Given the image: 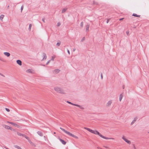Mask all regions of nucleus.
Listing matches in <instances>:
<instances>
[{
	"mask_svg": "<svg viewBox=\"0 0 149 149\" xmlns=\"http://www.w3.org/2000/svg\"><path fill=\"white\" fill-rule=\"evenodd\" d=\"M91 132L92 133L95 134H97L99 135L101 137L104 138L106 139H114L113 138H109L107 137H106L102 135L101 134H100L98 131L96 130H92V131Z\"/></svg>",
	"mask_w": 149,
	"mask_h": 149,
	"instance_id": "obj_1",
	"label": "nucleus"
},
{
	"mask_svg": "<svg viewBox=\"0 0 149 149\" xmlns=\"http://www.w3.org/2000/svg\"><path fill=\"white\" fill-rule=\"evenodd\" d=\"M54 90L57 92L61 94H64L65 93L63 90L60 87H55L54 88Z\"/></svg>",
	"mask_w": 149,
	"mask_h": 149,
	"instance_id": "obj_2",
	"label": "nucleus"
},
{
	"mask_svg": "<svg viewBox=\"0 0 149 149\" xmlns=\"http://www.w3.org/2000/svg\"><path fill=\"white\" fill-rule=\"evenodd\" d=\"M17 134L19 136H22L25 138L26 139H29V137H27L26 135L22 134L18 132H17Z\"/></svg>",
	"mask_w": 149,
	"mask_h": 149,
	"instance_id": "obj_3",
	"label": "nucleus"
},
{
	"mask_svg": "<svg viewBox=\"0 0 149 149\" xmlns=\"http://www.w3.org/2000/svg\"><path fill=\"white\" fill-rule=\"evenodd\" d=\"M68 135L74 138H75L76 139H78V137L77 136H76L75 135L72 134L70 132H69V133H68Z\"/></svg>",
	"mask_w": 149,
	"mask_h": 149,
	"instance_id": "obj_4",
	"label": "nucleus"
},
{
	"mask_svg": "<svg viewBox=\"0 0 149 149\" xmlns=\"http://www.w3.org/2000/svg\"><path fill=\"white\" fill-rule=\"evenodd\" d=\"M122 138L128 144H130L131 143V142L127 139H126L124 136H123Z\"/></svg>",
	"mask_w": 149,
	"mask_h": 149,
	"instance_id": "obj_5",
	"label": "nucleus"
},
{
	"mask_svg": "<svg viewBox=\"0 0 149 149\" xmlns=\"http://www.w3.org/2000/svg\"><path fill=\"white\" fill-rule=\"evenodd\" d=\"M27 139L28 141L29 142V143H30V144H31L32 146H36V145H35V144L33 143L32 141H31L29 137V139Z\"/></svg>",
	"mask_w": 149,
	"mask_h": 149,
	"instance_id": "obj_6",
	"label": "nucleus"
},
{
	"mask_svg": "<svg viewBox=\"0 0 149 149\" xmlns=\"http://www.w3.org/2000/svg\"><path fill=\"white\" fill-rule=\"evenodd\" d=\"M17 63L20 65H22V61L20 60H18L16 61Z\"/></svg>",
	"mask_w": 149,
	"mask_h": 149,
	"instance_id": "obj_7",
	"label": "nucleus"
},
{
	"mask_svg": "<svg viewBox=\"0 0 149 149\" xmlns=\"http://www.w3.org/2000/svg\"><path fill=\"white\" fill-rule=\"evenodd\" d=\"M60 141L62 143L63 145H65L66 143V142L62 139L60 138L59 139Z\"/></svg>",
	"mask_w": 149,
	"mask_h": 149,
	"instance_id": "obj_8",
	"label": "nucleus"
},
{
	"mask_svg": "<svg viewBox=\"0 0 149 149\" xmlns=\"http://www.w3.org/2000/svg\"><path fill=\"white\" fill-rule=\"evenodd\" d=\"M3 54L5 56H6L8 57H9L10 56V53L8 52H4Z\"/></svg>",
	"mask_w": 149,
	"mask_h": 149,
	"instance_id": "obj_9",
	"label": "nucleus"
},
{
	"mask_svg": "<svg viewBox=\"0 0 149 149\" xmlns=\"http://www.w3.org/2000/svg\"><path fill=\"white\" fill-rule=\"evenodd\" d=\"M3 127L5 128L6 129H10L11 130V127H10L9 126L6 125H4L3 126Z\"/></svg>",
	"mask_w": 149,
	"mask_h": 149,
	"instance_id": "obj_10",
	"label": "nucleus"
},
{
	"mask_svg": "<svg viewBox=\"0 0 149 149\" xmlns=\"http://www.w3.org/2000/svg\"><path fill=\"white\" fill-rule=\"evenodd\" d=\"M60 129H61L64 132H65V133H66L67 134H68V133L69 132L65 130V129H63V128H62V127H60Z\"/></svg>",
	"mask_w": 149,
	"mask_h": 149,
	"instance_id": "obj_11",
	"label": "nucleus"
},
{
	"mask_svg": "<svg viewBox=\"0 0 149 149\" xmlns=\"http://www.w3.org/2000/svg\"><path fill=\"white\" fill-rule=\"evenodd\" d=\"M42 55H43V58L42 61L44 59H45L47 58V56H46V54L45 53H43Z\"/></svg>",
	"mask_w": 149,
	"mask_h": 149,
	"instance_id": "obj_12",
	"label": "nucleus"
},
{
	"mask_svg": "<svg viewBox=\"0 0 149 149\" xmlns=\"http://www.w3.org/2000/svg\"><path fill=\"white\" fill-rule=\"evenodd\" d=\"M137 119V117H136L134 118V120L132 121V122L131 125H133L136 121V120Z\"/></svg>",
	"mask_w": 149,
	"mask_h": 149,
	"instance_id": "obj_13",
	"label": "nucleus"
},
{
	"mask_svg": "<svg viewBox=\"0 0 149 149\" xmlns=\"http://www.w3.org/2000/svg\"><path fill=\"white\" fill-rule=\"evenodd\" d=\"M37 133L40 136H43L42 133L40 131H38Z\"/></svg>",
	"mask_w": 149,
	"mask_h": 149,
	"instance_id": "obj_14",
	"label": "nucleus"
},
{
	"mask_svg": "<svg viewBox=\"0 0 149 149\" xmlns=\"http://www.w3.org/2000/svg\"><path fill=\"white\" fill-rule=\"evenodd\" d=\"M89 24H87L86 26V32H87L88 31L89 28Z\"/></svg>",
	"mask_w": 149,
	"mask_h": 149,
	"instance_id": "obj_15",
	"label": "nucleus"
},
{
	"mask_svg": "<svg viewBox=\"0 0 149 149\" xmlns=\"http://www.w3.org/2000/svg\"><path fill=\"white\" fill-rule=\"evenodd\" d=\"M123 93H122L121 94H120V97H119V100L120 101H121V100L122 99L123 97Z\"/></svg>",
	"mask_w": 149,
	"mask_h": 149,
	"instance_id": "obj_16",
	"label": "nucleus"
},
{
	"mask_svg": "<svg viewBox=\"0 0 149 149\" xmlns=\"http://www.w3.org/2000/svg\"><path fill=\"white\" fill-rule=\"evenodd\" d=\"M60 71V70L58 69H56L54 70V72L56 73H58Z\"/></svg>",
	"mask_w": 149,
	"mask_h": 149,
	"instance_id": "obj_17",
	"label": "nucleus"
},
{
	"mask_svg": "<svg viewBox=\"0 0 149 149\" xmlns=\"http://www.w3.org/2000/svg\"><path fill=\"white\" fill-rule=\"evenodd\" d=\"M75 106L79 107L80 108V109H84V108L83 107H81V106L80 105L77 104H76Z\"/></svg>",
	"mask_w": 149,
	"mask_h": 149,
	"instance_id": "obj_18",
	"label": "nucleus"
},
{
	"mask_svg": "<svg viewBox=\"0 0 149 149\" xmlns=\"http://www.w3.org/2000/svg\"><path fill=\"white\" fill-rule=\"evenodd\" d=\"M67 8H65L63 9L62 11V13H65L67 10Z\"/></svg>",
	"mask_w": 149,
	"mask_h": 149,
	"instance_id": "obj_19",
	"label": "nucleus"
},
{
	"mask_svg": "<svg viewBox=\"0 0 149 149\" xmlns=\"http://www.w3.org/2000/svg\"><path fill=\"white\" fill-rule=\"evenodd\" d=\"M112 103V101H109L107 103V106L109 107L111 104Z\"/></svg>",
	"mask_w": 149,
	"mask_h": 149,
	"instance_id": "obj_20",
	"label": "nucleus"
},
{
	"mask_svg": "<svg viewBox=\"0 0 149 149\" xmlns=\"http://www.w3.org/2000/svg\"><path fill=\"white\" fill-rule=\"evenodd\" d=\"M132 16L137 17H140V15H137L135 13L133 14Z\"/></svg>",
	"mask_w": 149,
	"mask_h": 149,
	"instance_id": "obj_21",
	"label": "nucleus"
},
{
	"mask_svg": "<svg viewBox=\"0 0 149 149\" xmlns=\"http://www.w3.org/2000/svg\"><path fill=\"white\" fill-rule=\"evenodd\" d=\"M67 102L69 104H72L73 105H74V106H76V104H73L71 102H69V101H67Z\"/></svg>",
	"mask_w": 149,
	"mask_h": 149,
	"instance_id": "obj_22",
	"label": "nucleus"
},
{
	"mask_svg": "<svg viewBox=\"0 0 149 149\" xmlns=\"http://www.w3.org/2000/svg\"><path fill=\"white\" fill-rule=\"evenodd\" d=\"M84 128L91 132V131H92V130L90 128H88L84 127Z\"/></svg>",
	"mask_w": 149,
	"mask_h": 149,
	"instance_id": "obj_23",
	"label": "nucleus"
},
{
	"mask_svg": "<svg viewBox=\"0 0 149 149\" xmlns=\"http://www.w3.org/2000/svg\"><path fill=\"white\" fill-rule=\"evenodd\" d=\"M93 5H99V3L97 2H96L95 1H93Z\"/></svg>",
	"mask_w": 149,
	"mask_h": 149,
	"instance_id": "obj_24",
	"label": "nucleus"
},
{
	"mask_svg": "<svg viewBox=\"0 0 149 149\" xmlns=\"http://www.w3.org/2000/svg\"><path fill=\"white\" fill-rule=\"evenodd\" d=\"M14 147L15 148H17L18 149H22L19 146L17 145H14Z\"/></svg>",
	"mask_w": 149,
	"mask_h": 149,
	"instance_id": "obj_25",
	"label": "nucleus"
},
{
	"mask_svg": "<svg viewBox=\"0 0 149 149\" xmlns=\"http://www.w3.org/2000/svg\"><path fill=\"white\" fill-rule=\"evenodd\" d=\"M26 72L29 73H32L33 72L31 71V70L30 69H29L26 70Z\"/></svg>",
	"mask_w": 149,
	"mask_h": 149,
	"instance_id": "obj_26",
	"label": "nucleus"
},
{
	"mask_svg": "<svg viewBox=\"0 0 149 149\" xmlns=\"http://www.w3.org/2000/svg\"><path fill=\"white\" fill-rule=\"evenodd\" d=\"M4 16L3 15H1L0 16V19L1 20H2L3 19L4 17Z\"/></svg>",
	"mask_w": 149,
	"mask_h": 149,
	"instance_id": "obj_27",
	"label": "nucleus"
},
{
	"mask_svg": "<svg viewBox=\"0 0 149 149\" xmlns=\"http://www.w3.org/2000/svg\"><path fill=\"white\" fill-rule=\"evenodd\" d=\"M14 125L15 127H19V126L18 125H17L16 123H14V124L12 125Z\"/></svg>",
	"mask_w": 149,
	"mask_h": 149,
	"instance_id": "obj_28",
	"label": "nucleus"
},
{
	"mask_svg": "<svg viewBox=\"0 0 149 149\" xmlns=\"http://www.w3.org/2000/svg\"><path fill=\"white\" fill-rule=\"evenodd\" d=\"M32 26V25L31 24H30L29 25V31H30L31 30Z\"/></svg>",
	"mask_w": 149,
	"mask_h": 149,
	"instance_id": "obj_29",
	"label": "nucleus"
},
{
	"mask_svg": "<svg viewBox=\"0 0 149 149\" xmlns=\"http://www.w3.org/2000/svg\"><path fill=\"white\" fill-rule=\"evenodd\" d=\"M126 34H127V36H129L130 32L129 31H126Z\"/></svg>",
	"mask_w": 149,
	"mask_h": 149,
	"instance_id": "obj_30",
	"label": "nucleus"
},
{
	"mask_svg": "<svg viewBox=\"0 0 149 149\" xmlns=\"http://www.w3.org/2000/svg\"><path fill=\"white\" fill-rule=\"evenodd\" d=\"M83 24H84V23H83V22H82L81 23V24H80V26H81L82 27L83 26Z\"/></svg>",
	"mask_w": 149,
	"mask_h": 149,
	"instance_id": "obj_31",
	"label": "nucleus"
},
{
	"mask_svg": "<svg viewBox=\"0 0 149 149\" xmlns=\"http://www.w3.org/2000/svg\"><path fill=\"white\" fill-rule=\"evenodd\" d=\"M60 44H61V42H58L56 44V46L58 47L60 45Z\"/></svg>",
	"mask_w": 149,
	"mask_h": 149,
	"instance_id": "obj_32",
	"label": "nucleus"
},
{
	"mask_svg": "<svg viewBox=\"0 0 149 149\" xmlns=\"http://www.w3.org/2000/svg\"><path fill=\"white\" fill-rule=\"evenodd\" d=\"M85 39V37H83L82 39H81V42H83L84 41Z\"/></svg>",
	"mask_w": 149,
	"mask_h": 149,
	"instance_id": "obj_33",
	"label": "nucleus"
},
{
	"mask_svg": "<svg viewBox=\"0 0 149 149\" xmlns=\"http://www.w3.org/2000/svg\"><path fill=\"white\" fill-rule=\"evenodd\" d=\"M5 109L8 112H9L10 111V109L8 108H6Z\"/></svg>",
	"mask_w": 149,
	"mask_h": 149,
	"instance_id": "obj_34",
	"label": "nucleus"
},
{
	"mask_svg": "<svg viewBox=\"0 0 149 149\" xmlns=\"http://www.w3.org/2000/svg\"><path fill=\"white\" fill-rule=\"evenodd\" d=\"M54 58L55 57L54 56H52V57L51 60L52 61H54Z\"/></svg>",
	"mask_w": 149,
	"mask_h": 149,
	"instance_id": "obj_35",
	"label": "nucleus"
},
{
	"mask_svg": "<svg viewBox=\"0 0 149 149\" xmlns=\"http://www.w3.org/2000/svg\"><path fill=\"white\" fill-rule=\"evenodd\" d=\"M57 25L58 26H60L61 25V23H60V22H58L57 23Z\"/></svg>",
	"mask_w": 149,
	"mask_h": 149,
	"instance_id": "obj_36",
	"label": "nucleus"
},
{
	"mask_svg": "<svg viewBox=\"0 0 149 149\" xmlns=\"http://www.w3.org/2000/svg\"><path fill=\"white\" fill-rule=\"evenodd\" d=\"M110 19H107V23H108V22H109V21L110 20Z\"/></svg>",
	"mask_w": 149,
	"mask_h": 149,
	"instance_id": "obj_37",
	"label": "nucleus"
},
{
	"mask_svg": "<svg viewBox=\"0 0 149 149\" xmlns=\"http://www.w3.org/2000/svg\"><path fill=\"white\" fill-rule=\"evenodd\" d=\"M21 12H22V10H23V6H21Z\"/></svg>",
	"mask_w": 149,
	"mask_h": 149,
	"instance_id": "obj_38",
	"label": "nucleus"
},
{
	"mask_svg": "<svg viewBox=\"0 0 149 149\" xmlns=\"http://www.w3.org/2000/svg\"><path fill=\"white\" fill-rule=\"evenodd\" d=\"M101 79H102L103 78V76L102 74V73H101Z\"/></svg>",
	"mask_w": 149,
	"mask_h": 149,
	"instance_id": "obj_39",
	"label": "nucleus"
},
{
	"mask_svg": "<svg viewBox=\"0 0 149 149\" xmlns=\"http://www.w3.org/2000/svg\"><path fill=\"white\" fill-rule=\"evenodd\" d=\"M8 122L12 125L13 124H14V123H13V122Z\"/></svg>",
	"mask_w": 149,
	"mask_h": 149,
	"instance_id": "obj_40",
	"label": "nucleus"
},
{
	"mask_svg": "<svg viewBox=\"0 0 149 149\" xmlns=\"http://www.w3.org/2000/svg\"><path fill=\"white\" fill-rule=\"evenodd\" d=\"M45 18H43L42 19V21L44 22H45Z\"/></svg>",
	"mask_w": 149,
	"mask_h": 149,
	"instance_id": "obj_41",
	"label": "nucleus"
},
{
	"mask_svg": "<svg viewBox=\"0 0 149 149\" xmlns=\"http://www.w3.org/2000/svg\"><path fill=\"white\" fill-rule=\"evenodd\" d=\"M50 60H49L48 61V62H47V63H46V65H48V63L50 62Z\"/></svg>",
	"mask_w": 149,
	"mask_h": 149,
	"instance_id": "obj_42",
	"label": "nucleus"
},
{
	"mask_svg": "<svg viewBox=\"0 0 149 149\" xmlns=\"http://www.w3.org/2000/svg\"><path fill=\"white\" fill-rule=\"evenodd\" d=\"M0 75L4 77H5V76H4V75L3 74H2L1 73H0Z\"/></svg>",
	"mask_w": 149,
	"mask_h": 149,
	"instance_id": "obj_43",
	"label": "nucleus"
},
{
	"mask_svg": "<svg viewBox=\"0 0 149 149\" xmlns=\"http://www.w3.org/2000/svg\"><path fill=\"white\" fill-rule=\"evenodd\" d=\"M0 60L1 61H3V58H2L1 57H0Z\"/></svg>",
	"mask_w": 149,
	"mask_h": 149,
	"instance_id": "obj_44",
	"label": "nucleus"
},
{
	"mask_svg": "<svg viewBox=\"0 0 149 149\" xmlns=\"http://www.w3.org/2000/svg\"><path fill=\"white\" fill-rule=\"evenodd\" d=\"M67 52H68V53L70 54V52L69 51V50L68 49H67Z\"/></svg>",
	"mask_w": 149,
	"mask_h": 149,
	"instance_id": "obj_45",
	"label": "nucleus"
},
{
	"mask_svg": "<svg viewBox=\"0 0 149 149\" xmlns=\"http://www.w3.org/2000/svg\"><path fill=\"white\" fill-rule=\"evenodd\" d=\"M124 19V18H120L119 19V20L120 21H121L122 20H123V19Z\"/></svg>",
	"mask_w": 149,
	"mask_h": 149,
	"instance_id": "obj_46",
	"label": "nucleus"
},
{
	"mask_svg": "<svg viewBox=\"0 0 149 149\" xmlns=\"http://www.w3.org/2000/svg\"><path fill=\"white\" fill-rule=\"evenodd\" d=\"M125 85H123V89H124L125 88Z\"/></svg>",
	"mask_w": 149,
	"mask_h": 149,
	"instance_id": "obj_47",
	"label": "nucleus"
},
{
	"mask_svg": "<svg viewBox=\"0 0 149 149\" xmlns=\"http://www.w3.org/2000/svg\"><path fill=\"white\" fill-rule=\"evenodd\" d=\"M75 50H76V49H73V51L74 52Z\"/></svg>",
	"mask_w": 149,
	"mask_h": 149,
	"instance_id": "obj_48",
	"label": "nucleus"
},
{
	"mask_svg": "<svg viewBox=\"0 0 149 149\" xmlns=\"http://www.w3.org/2000/svg\"><path fill=\"white\" fill-rule=\"evenodd\" d=\"M9 6H8L7 7V8H9Z\"/></svg>",
	"mask_w": 149,
	"mask_h": 149,
	"instance_id": "obj_49",
	"label": "nucleus"
},
{
	"mask_svg": "<svg viewBox=\"0 0 149 149\" xmlns=\"http://www.w3.org/2000/svg\"><path fill=\"white\" fill-rule=\"evenodd\" d=\"M4 147V148H6V149H8V148H6V147Z\"/></svg>",
	"mask_w": 149,
	"mask_h": 149,
	"instance_id": "obj_50",
	"label": "nucleus"
},
{
	"mask_svg": "<svg viewBox=\"0 0 149 149\" xmlns=\"http://www.w3.org/2000/svg\"><path fill=\"white\" fill-rule=\"evenodd\" d=\"M44 138H45H45H46V137H45V136H44Z\"/></svg>",
	"mask_w": 149,
	"mask_h": 149,
	"instance_id": "obj_51",
	"label": "nucleus"
},
{
	"mask_svg": "<svg viewBox=\"0 0 149 149\" xmlns=\"http://www.w3.org/2000/svg\"><path fill=\"white\" fill-rule=\"evenodd\" d=\"M105 147V148H107V147H106V146H105V147Z\"/></svg>",
	"mask_w": 149,
	"mask_h": 149,
	"instance_id": "obj_52",
	"label": "nucleus"
},
{
	"mask_svg": "<svg viewBox=\"0 0 149 149\" xmlns=\"http://www.w3.org/2000/svg\"><path fill=\"white\" fill-rule=\"evenodd\" d=\"M55 133H56L55 132H54V134H55Z\"/></svg>",
	"mask_w": 149,
	"mask_h": 149,
	"instance_id": "obj_53",
	"label": "nucleus"
},
{
	"mask_svg": "<svg viewBox=\"0 0 149 149\" xmlns=\"http://www.w3.org/2000/svg\"><path fill=\"white\" fill-rule=\"evenodd\" d=\"M148 133H149V132H148Z\"/></svg>",
	"mask_w": 149,
	"mask_h": 149,
	"instance_id": "obj_54",
	"label": "nucleus"
}]
</instances>
